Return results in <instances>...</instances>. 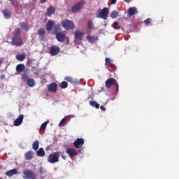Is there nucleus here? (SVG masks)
I'll return each mask as SVG.
<instances>
[{
	"instance_id": "obj_35",
	"label": "nucleus",
	"mask_w": 179,
	"mask_h": 179,
	"mask_svg": "<svg viewBox=\"0 0 179 179\" xmlns=\"http://www.w3.org/2000/svg\"><path fill=\"white\" fill-rule=\"evenodd\" d=\"M48 124V122H43L40 127L41 131H45V128H47V124Z\"/></svg>"
},
{
	"instance_id": "obj_5",
	"label": "nucleus",
	"mask_w": 179,
	"mask_h": 179,
	"mask_svg": "<svg viewBox=\"0 0 179 179\" xmlns=\"http://www.w3.org/2000/svg\"><path fill=\"white\" fill-rule=\"evenodd\" d=\"M113 85H114L117 90H118V87H120V86L118 85V83H117V80H115L114 78H108L105 83V86L106 89H110V87H111Z\"/></svg>"
},
{
	"instance_id": "obj_11",
	"label": "nucleus",
	"mask_w": 179,
	"mask_h": 179,
	"mask_svg": "<svg viewBox=\"0 0 179 179\" xmlns=\"http://www.w3.org/2000/svg\"><path fill=\"white\" fill-rule=\"evenodd\" d=\"M66 152L69 155L71 159L75 157V156H78V151H76L75 148H67Z\"/></svg>"
},
{
	"instance_id": "obj_48",
	"label": "nucleus",
	"mask_w": 179,
	"mask_h": 179,
	"mask_svg": "<svg viewBox=\"0 0 179 179\" xmlns=\"http://www.w3.org/2000/svg\"><path fill=\"white\" fill-rule=\"evenodd\" d=\"M1 64H2V59H0V65H1Z\"/></svg>"
},
{
	"instance_id": "obj_29",
	"label": "nucleus",
	"mask_w": 179,
	"mask_h": 179,
	"mask_svg": "<svg viewBox=\"0 0 179 179\" xmlns=\"http://www.w3.org/2000/svg\"><path fill=\"white\" fill-rule=\"evenodd\" d=\"M39 146H40V142H38V141H35L32 144V149L34 150H38Z\"/></svg>"
},
{
	"instance_id": "obj_32",
	"label": "nucleus",
	"mask_w": 179,
	"mask_h": 179,
	"mask_svg": "<svg viewBox=\"0 0 179 179\" xmlns=\"http://www.w3.org/2000/svg\"><path fill=\"white\" fill-rule=\"evenodd\" d=\"M87 40L89 41V43H93V41H96V40H97V38L94 36H92L90 35H88L87 36Z\"/></svg>"
},
{
	"instance_id": "obj_14",
	"label": "nucleus",
	"mask_w": 179,
	"mask_h": 179,
	"mask_svg": "<svg viewBox=\"0 0 179 179\" xmlns=\"http://www.w3.org/2000/svg\"><path fill=\"white\" fill-rule=\"evenodd\" d=\"M55 34H56V38L57 41H59V43H64V41H65V37H66L65 36V34L62 32H59Z\"/></svg>"
},
{
	"instance_id": "obj_50",
	"label": "nucleus",
	"mask_w": 179,
	"mask_h": 179,
	"mask_svg": "<svg viewBox=\"0 0 179 179\" xmlns=\"http://www.w3.org/2000/svg\"><path fill=\"white\" fill-rule=\"evenodd\" d=\"M0 179H2V178H0Z\"/></svg>"
},
{
	"instance_id": "obj_30",
	"label": "nucleus",
	"mask_w": 179,
	"mask_h": 179,
	"mask_svg": "<svg viewBox=\"0 0 179 179\" xmlns=\"http://www.w3.org/2000/svg\"><path fill=\"white\" fill-rule=\"evenodd\" d=\"M20 27L21 29H23L25 30V31H29V24H24V22L20 23Z\"/></svg>"
},
{
	"instance_id": "obj_26",
	"label": "nucleus",
	"mask_w": 179,
	"mask_h": 179,
	"mask_svg": "<svg viewBox=\"0 0 179 179\" xmlns=\"http://www.w3.org/2000/svg\"><path fill=\"white\" fill-rule=\"evenodd\" d=\"M105 62H106V66H114V64H113V60H111V59H110L109 57H106L105 59Z\"/></svg>"
},
{
	"instance_id": "obj_15",
	"label": "nucleus",
	"mask_w": 179,
	"mask_h": 179,
	"mask_svg": "<svg viewBox=\"0 0 179 179\" xmlns=\"http://www.w3.org/2000/svg\"><path fill=\"white\" fill-rule=\"evenodd\" d=\"M23 118H24V116L22 114L20 115L19 117L14 121L15 127H19V125H22V122H23Z\"/></svg>"
},
{
	"instance_id": "obj_37",
	"label": "nucleus",
	"mask_w": 179,
	"mask_h": 179,
	"mask_svg": "<svg viewBox=\"0 0 179 179\" xmlns=\"http://www.w3.org/2000/svg\"><path fill=\"white\" fill-rule=\"evenodd\" d=\"M112 27H113V29H115V30H120V27L118 26L117 22H115L113 23V24H112Z\"/></svg>"
},
{
	"instance_id": "obj_16",
	"label": "nucleus",
	"mask_w": 179,
	"mask_h": 179,
	"mask_svg": "<svg viewBox=\"0 0 179 179\" xmlns=\"http://www.w3.org/2000/svg\"><path fill=\"white\" fill-rule=\"evenodd\" d=\"M57 87H58V86L57 85V83H53L48 85V92H52V93H55V92H57Z\"/></svg>"
},
{
	"instance_id": "obj_44",
	"label": "nucleus",
	"mask_w": 179,
	"mask_h": 179,
	"mask_svg": "<svg viewBox=\"0 0 179 179\" xmlns=\"http://www.w3.org/2000/svg\"><path fill=\"white\" fill-rule=\"evenodd\" d=\"M39 172H40V174H43V173H44V171H43V168L39 169Z\"/></svg>"
},
{
	"instance_id": "obj_31",
	"label": "nucleus",
	"mask_w": 179,
	"mask_h": 179,
	"mask_svg": "<svg viewBox=\"0 0 179 179\" xmlns=\"http://www.w3.org/2000/svg\"><path fill=\"white\" fill-rule=\"evenodd\" d=\"M90 104L92 106V107H95V108H100V104L97 103V102L94 101H91Z\"/></svg>"
},
{
	"instance_id": "obj_6",
	"label": "nucleus",
	"mask_w": 179,
	"mask_h": 179,
	"mask_svg": "<svg viewBox=\"0 0 179 179\" xmlns=\"http://www.w3.org/2000/svg\"><path fill=\"white\" fill-rule=\"evenodd\" d=\"M85 3H86L85 1H79L72 7L71 12L73 13H78V12H80L83 9V5H85Z\"/></svg>"
},
{
	"instance_id": "obj_12",
	"label": "nucleus",
	"mask_w": 179,
	"mask_h": 179,
	"mask_svg": "<svg viewBox=\"0 0 179 179\" xmlns=\"http://www.w3.org/2000/svg\"><path fill=\"white\" fill-rule=\"evenodd\" d=\"M38 36H39V41H43L45 40V29L41 28L38 30Z\"/></svg>"
},
{
	"instance_id": "obj_46",
	"label": "nucleus",
	"mask_w": 179,
	"mask_h": 179,
	"mask_svg": "<svg viewBox=\"0 0 179 179\" xmlns=\"http://www.w3.org/2000/svg\"><path fill=\"white\" fill-rule=\"evenodd\" d=\"M124 2H127V3H129V2H131V0H124Z\"/></svg>"
},
{
	"instance_id": "obj_49",
	"label": "nucleus",
	"mask_w": 179,
	"mask_h": 179,
	"mask_svg": "<svg viewBox=\"0 0 179 179\" xmlns=\"http://www.w3.org/2000/svg\"><path fill=\"white\" fill-rule=\"evenodd\" d=\"M8 1H13V0H8Z\"/></svg>"
},
{
	"instance_id": "obj_33",
	"label": "nucleus",
	"mask_w": 179,
	"mask_h": 179,
	"mask_svg": "<svg viewBox=\"0 0 179 179\" xmlns=\"http://www.w3.org/2000/svg\"><path fill=\"white\" fill-rule=\"evenodd\" d=\"M59 30H61V25L60 24H56L54 27V33L55 34H57V33H59L58 31H59Z\"/></svg>"
},
{
	"instance_id": "obj_13",
	"label": "nucleus",
	"mask_w": 179,
	"mask_h": 179,
	"mask_svg": "<svg viewBox=\"0 0 179 179\" xmlns=\"http://www.w3.org/2000/svg\"><path fill=\"white\" fill-rule=\"evenodd\" d=\"M138 8L136 7H130L128 9V16L129 17H132V16L137 15Z\"/></svg>"
},
{
	"instance_id": "obj_17",
	"label": "nucleus",
	"mask_w": 179,
	"mask_h": 179,
	"mask_svg": "<svg viewBox=\"0 0 179 179\" xmlns=\"http://www.w3.org/2000/svg\"><path fill=\"white\" fill-rule=\"evenodd\" d=\"M54 26H55V22L52 20H50L46 24V30L48 31H51L52 29L54 28Z\"/></svg>"
},
{
	"instance_id": "obj_45",
	"label": "nucleus",
	"mask_w": 179,
	"mask_h": 179,
	"mask_svg": "<svg viewBox=\"0 0 179 179\" xmlns=\"http://www.w3.org/2000/svg\"><path fill=\"white\" fill-rule=\"evenodd\" d=\"M47 2V0H40V3H45Z\"/></svg>"
},
{
	"instance_id": "obj_38",
	"label": "nucleus",
	"mask_w": 179,
	"mask_h": 179,
	"mask_svg": "<svg viewBox=\"0 0 179 179\" xmlns=\"http://www.w3.org/2000/svg\"><path fill=\"white\" fill-rule=\"evenodd\" d=\"M152 23V19L148 18L147 20H144V24L145 26H149Z\"/></svg>"
},
{
	"instance_id": "obj_41",
	"label": "nucleus",
	"mask_w": 179,
	"mask_h": 179,
	"mask_svg": "<svg viewBox=\"0 0 179 179\" xmlns=\"http://www.w3.org/2000/svg\"><path fill=\"white\" fill-rule=\"evenodd\" d=\"M5 78H6V76H5L4 74L1 75V76H0V79H1V80H3V79H5Z\"/></svg>"
},
{
	"instance_id": "obj_47",
	"label": "nucleus",
	"mask_w": 179,
	"mask_h": 179,
	"mask_svg": "<svg viewBox=\"0 0 179 179\" xmlns=\"http://www.w3.org/2000/svg\"><path fill=\"white\" fill-rule=\"evenodd\" d=\"M61 157H62V159H65V157H64L63 155H62Z\"/></svg>"
},
{
	"instance_id": "obj_2",
	"label": "nucleus",
	"mask_w": 179,
	"mask_h": 179,
	"mask_svg": "<svg viewBox=\"0 0 179 179\" xmlns=\"http://www.w3.org/2000/svg\"><path fill=\"white\" fill-rule=\"evenodd\" d=\"M108 13H110V10H108V8L104 7L103 9H100L96 11V17H98L99 19H103V20H107Z\"/></svg>"
},
{
	"instance_id": "obj_4",
	"label": "nucleus",
	"mask_w": 179,
	"mask_h": 179,
	"mask_svg": "<svg viewBox=\"0 0 179 179\" xmlns=\"http://www.w3.org/2000/svg\"><path fill=\"white\" fill-rule=\"evenodd\" d=\"M22 178L24 179H38V176L36 175L34 171L31 169H27L24 171Z\"/></svg>"
},
{
	"instance_id": "obj_43",
	"label": "nucleus",
	"mask_w": 179,
	"mask_h": 179,
	"mask_svg": "<svg viewBox=\"0 0 179 179\" xmlns=\"http://www.w3.org/2000/svg\"><path fill=\"white\" fill-rule=\"evenodd\" d=\"M111 3L112 5H115V3H117V0H112Z\"/></svg>"
},
{
	"instance_id": "obj_9",
	"label": "nucleus",
	"mask_w": 179,
	"mask_h": 179,
	"mask_svg": "<svg viewBox=\"0 0 179 179\" xmlns=\"http://www.w3.org/2000/svg\"><path fill=\"white\" fill-rule=\"evenodd\" d=\"M85 145V139L83 138H77L73 142V146L76 149H80Z\"/></svg>"
},
{
	"instance_id": "obj_36",
	"label": "nucleus",
	"mask_w": 179,
	"mask_h": 179,
	"mask_svg": "<svg viewBox=\"0 0 179 179\" xmlns=\"http://www.w3.org/2000/svg\"><path fill=\"white\" fill-rule=\"evenodd\" d=\"M93 26H94L93 21H92V20L89 21L88 22V29L90 31L93 30Z\"/></svg>"
},
{
	"instance_id": "obj_8",
	"label": "nucleus",
	"mask_w": 179,
	"mask_h": 179,
	"mask_svg": "<svg viewBox=\"0 0 179 179\" xmlns=\"http://www.w3.org/2000/svg\"><path fill=\"white\" fill-rule=\"evenodd\" d=\"M71 118H75V115H69L64 117L59 122V127H65V125L66 124V122H69Z\"/></svg>"
},
{
	"instance_id": "obj_34",
	"label": "nucleus",
	"mask_w": 179,
	"mask_h": 179,
	"mask_svg": "<svg viewBox=\"0 0 179 179\" xmlns=\"http://www.w3.org/2000/svg\"><path fill=\"white\" fill-rule=\"evenodd\" d=\"M61 89H66L68 87V83L66 81H63L60 84Z\"/></svg>"
},
{
	"instance_id": "obj_1",
	"label": "nucleus",
	"mask_w": 179,
	"mask_h": 179,
	"mask_svg": "<svg viewBox=\"0 0 179 179\" xmlns=\"http://www.w3.org/2000/svg\"><path fill=\"white\" fill-rule=\"evenodd\" d=\"M21 31L20 29H17L15 31L14 36L12 39L11 44L16 45L17 47H20L23 45V39L20 37Z\"/></svg>"
},
{
	"instance_id": "obj_7",
	"label": "nucleus",
	"mask_w": 179,
	"mask_h": 179,
	"mask_svg": "<svg viewBox=\"0 0 179 179\" xmlns=\"http://www.w3.org/2000/svg\"><path fill=\"white\" fill-rule=\"evenodd\" d=\"M62 26L65 30H72L75 27L73 22L69 20H64L62 21Z\"/></svg>"
},
{
	"instance_id": "obj_18",
	"label": "nucleus",
	"mask_w": 179,
	"mask_h": 179,
	"mask_svg": "<svg viewBox=\"0 0 179 179\" xmlns=\"http://www.w3.org/2000/svg\"><path fill=\"white\" fill-rule=\"evenodd\" d=\"M55 13V8L53 6H50L48 8H47L45 15L46 16H51L52 15H54Z\"/></svg>"
},
{
	"instance_id": "obj_40",
	"label": "nucleus",
	"mask_w": 179,
	"mask_h": 179,
	"mask_svg": "<svg viewBox=\"0 0 179 179\" xmlns=\"http://www.w3.org/2000/svg\"><path fill=\"white\" fill-rule=\"evenodd\" d=\"M28 78L29 77L27 76V74L22 75V80H23V82H26V80H27Z\"/></svg>"
},
{
	"instance_id": "obj_19",
	"label": "nucleus",
	"mask_w": 179,
	"mask_h": 179,
	"mask_svg": "<svg viewBox=\"0 0 179 179\" xmlns=\"http://www.w3.org/2000/svg\"><path fill=\"white\" fill-rule=\"evenodd\" d=\"M15 58L16 59H17V61H20V62H22L24 61V59H26V53L17 54L15 56Z\"/></svg>"
},
{
	"instance_id": "obj_28",
	"label": "nucleus",
	"mask_w": 179,
	"mask_h": 179,
	"mask_svg": "<svg viewBox=\"0 0 179 179\" xmlns=\"http://www.w3.org/2000/svg\"><path fill=\"white\" fill-rule=\"evenodd\" d=\"M27 85L29 87H34V86H36V82L34 79L30 78L27 80Z\"/></svg>"
},
{
	"instance_id": "obj_20",
	"label": "nucleus",
	"mask_w": 179,
	"mask_h": 179,
	"mask_svg": "<svg viewBox=\"0 0 179 179\" xmlns=\"http://www.w3.org/2000/svg\"><path fill=\"white\" fill-rule=\"evenodd\" d=\"M74 36L77 40H82L83 38V32L80 31H76L74 32Z\"/></svg>"
},
{
	"instance_id": "obj_39",
	"label": "nucleus",
	"mask_w": 179,
	"mask_h": 179,
	"mask_svg": "<svg viewBox=\"0 0 179 179\" xmlns=\"http://www.w3.org/2000/svg\"><path fill=\"white\" fill-rule=\"evenodd\" d=\"M65 80H66L67 82H70V83H72V82H73V78H72V77L70 76H66L65 78Z\"/></svg>"
},
{
	"instance_id": "obj_21",
	"label": "nucleus",
	"mask_w": 179,
	"mask_h": 179,
	"mask_svg": "<svg viewBox=\"0 0 179 179\" xmlns=\"http://www.w3.org/2000/svg\"><path fill=\"white\" fill-rule=\"evenodd\" d=\"M17 173V169H11L10 171H8L6 173V176H7V177H12V176H15V174H16Z\"/></svg>"
},
{
	"instance_id": "obj_42",
	"label": "nucleus",
	"mask_w": 179,
	"mask_h": 179,
	"mask_svg": "<svg viewBox=\"0 0 179 179\" xmlns=\"http://www.w3.org/2000/svg\"><path fill=\"white\" fill-rule=\"evenodd\" d=\"M100 108L102 111H106V107H104V106H101Z\"/></svg>"
},
{
	"instance_id": "obj_10",
	"label": "nucleus",
	"mask_w": 179,
	"mask_h": 179,
	"mask_svg": "<svg viewBox=\"0 0 179 179\" xmlns=\"http://www.w3.org/2000/svg\"><path fill=\"white\" fill-rule=\"evenodd\" d=\"M60 51H61V50L59 49V47H58L57 45H52L50 48V55H52V57H55V55H58V54H59Z\"/></svg>"
},
{
	"instance_id": "obj_23",
	"label": "nucleus",
	"mask_w": 179,
	"mask_h": 179,
	"mask_svg": "<svg viewBox=\"0 0 179 179\" xmlns=\"http://www.w3.org/2000/svg\"><path fill=\"white\" fill-rule=\"evenodd\" d=\"M25 160H31L33 159V152L28 151L24 154Z\"/></svg>"
},
{
	"instance_id": "obj_27",
	"label": "nucleus",
	"mask_w": 179,
	"mask_h": 179,
	"mask_svg": "<svg viewBox=\"0 0 179 179\" xmlns=\"http://www.w3.org/2000/svg\"><path fill=\"white\" fill-rule=\"evenodd\" d=\"M16 71H17V72H23V71H24V64H20L17 65Z\"/></svg>"
},
{
	"instance_id": "obj_3",
	"label": "nucleus",
	"mask_w": 179,
	"mask_h": 179,
	"mask_svg": "<svg viewBox=\"0 0 179 179\" xmlns=\"http://www.w3.org/2000/svg\"><path fill=\"white\" fill-rule=\"evenodd\" d=\"M59 152H53L48 157V163H51V164H54L55 163H58L59 162Z\"/></svg>"
},
{
	"instance_id": "obj_22",
	"label": "nucleus",
	"mask_w": 179,
	"mask_h": 179,
	"mask_svg": "<svg viewBox=\"0 0 179 179\" xmlns=\"http://www.w3.org/2000/svg\"><path fill=\"white\" fill-rule=\"evenodd\" d=\"M36 155L38 157H44L45 156V152L43 148H41L36 151Z\"/></svg>"
},
{
	"instance_id": "obj_25",
	"label": "nucleus",
	"mask_w": 179,
	"mask_h": 179,
	"mask_svg": "<svg viewBox=\"0 0 179 179\" xmlns=\"http://www.w3.org/2000/svg\"><path fill=\"white\" fill-rule=\"evenodd\" d=\"M118 16H120V12H118L117 10H113L110 13V17L112 19H117Z\"/></svg>"
},
{
	"instance_id": "obj_24",
	"label": "nucleus",
	"mask_w": 179,
	"mask_h": 179,
	"mask_svg": "<svg viewBox=\"0 0 179 179\" xmlns=\"http://www.w3.org/2000/svg\"><path fill=\"white\" fill-rule=\"evenodd\" d=\"M3 13L6 19H10L12 13L9 10H3Z\"/></svg>"
}]
</instances>
